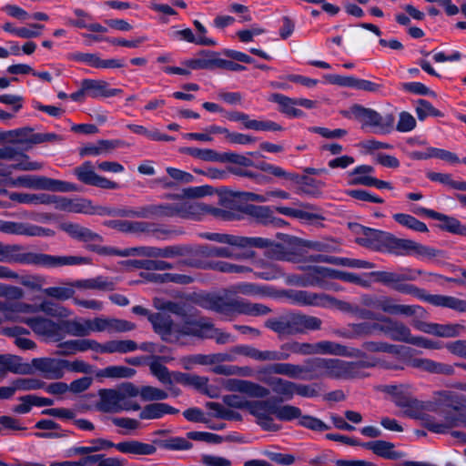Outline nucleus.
<instances>
[{"mask_svg": "<svg viewBox=\"0 0 466 466\" xmlns=\"http://www.w3.org/2000/svg\"><path fill=\"white\" fill-rule=\"evenodd\" d=\"M365 306L380 309L389 315H400L413 317L411 326L421 332L435 335L441 338H453L459 336L464 329L460 324H438L423 321L427 318V311L420 305L398 304L390 296L366 295L362 298Z\"/></svg>", "mask_w": 466, "mask_h": 466, "instance_id": "obj_1", "label": "nucleus"}, {"mask_svg": "<svg viewBox=\"0 0 466 466\" xmlns=\"http://www.w3.org/2000/svg\"><path fill=\"white\" fill-rule=\"evenodd\" d=\"M149 320L155 331L169 343H182L181 339L187 336L213 339L217 334L214 325L205 319H188L182 324H176L168 315L155 313Z\"/></svg>", "mask_w": 466, "mask_h": 466, "instance_id": "obj_2", "label": "nucleus"}, {"mask_svg": "<svg viewBox=\"0 0 466 466\" xmlns=\"http://www.w3.org/2000/svg\"><path fill=\"white\" fill-rule=\"evenodd\" d=\"M0 262L54 268L65 266L86 265L90 263V259L81 256H55L25 251L22 245L4 244L0 241Z\"/></svg>", "mask_w": 466, "mask_h": 466, "instance_id": "obj_3", "label": "nucleus"}, {"mask_svg": "<svg viewBox=\"0 0 466 466\" xmlns=\"http://www.w3.org/2000/svg\"><path fill=\"white\" fill-rule=\"evenodd\" d=\"M265 326L280 336H292L321 329L322 320L315 316L290 312L268 319Z\"/></svg>", "mask_w": 466, "mask_h": 466, "instance_id": "obj_4", "label": "nucleus"}, {"mask_svg": "<svg viewBox=\"0 0 466 466\" xmlns=\"http://www.w3.org/2000/svg\"><path fill=\"white\" fill-rule=\"evenodd\" d=\"M206 307L227 318L242 314L248 316H264L270 309L261 303H251L243 299L228 296H210L206 299Z\"/></svg>", "mask_w": 466, "mask_h": 466, "instance_id": "obj_5", "label": "nucleus"}, {"mask_svg": "<svg viewBox=\"0 0 466 466\" xmlns=\"http://www.w3.org/2000/svg\"><path fill=\"white\" fill-rule=\"evenodd\" d=\"M398 320L387 317L380 316L379 322H360L349 324L347 328L336 331L339 337L355 339L362 337H369L377 332L383 333L390 339L394 340Z\"/></svg>", "mask_w": 466, "mask_h": 466, "instance_id": "obj_6", "label": "nucleus"}, {"mask_svg": "<svg viewBox=\"0 0 466 466\" xmlns=\"http://www.w3.org/2000/svg\"><path fill=\"white\" fill-rule=\"evenodd\" d=\"M382 391L388 394L394 404L402 410L405 416L413 419L421 418L424 411V404L413 397V388L411 385H384Z\"/></svg>", "mask_w": 466, "mask_h": 466, "instance_id": "obj_7", "label": "nucleus"}, {"mask_svg": "<svg viewBox=\"0 0 466 466\" xmlns=\"http://www.w3.org/2000/svg\"><path fill=\"white\" fill-rule=\"evenodd\" d=\"M394 290L401 294L413 296L435 307L448 308L459 312H466V300L452 296L431 295L426 290L415 285L400 281L395 285Z\"/></svg>", "mask_w": 466, "mask_h": 466, "instance_id": "obj_8", "label": "nucleus"}, {"mask_svg": "<svg viewBox=\"0 0 466 466\" xmlns=\"http://www.w3.org/2000/svg\"><path fill=\"white\" fill-rule=\"evenodd\" d=\"M379 365L376 359L360 361H345L339 359L325 358V378L350 380L364 377L363 369Z\"/></svg>", "mask_w": 466, "mask_h": 466, "instance_id": "obj_9", "label": "nucleus"}, {"mask_svg": "<svg viewBox=\"0 0 466 466\" xmlns=\"http://www.w3.org/2000/svg\"><path fill=\"white\" fill-rule=\"evenodd\" d=\"M298 355H335L348 358H362L365 353L359 349L350 348L330 340H320L315 343L299 342L296 345Z\"/></svg>", "mask_w": 466, "mask_h": 466, "instance_id": "obj_10", "label": "nucleus"}, {"mask_svg": "<svg viewBox=\"0 0 466 466\" xmlns=\"http://www.w3.org/2000/svg\"><path fill=\"white\" fill-rule=\"evenodd\" d=\"M380 252H388L396 256L417 255L420 258H434L437 250L410 239L398 238L386 232Z\"/></svg>", "mask_w": 466, "mask_h": 466, "instance_id": "obj_11", "label": "nucleus"}, {"mask_svg": "<svg viewBox=\"0 0 466 466\" xmlns=\"http://www.w3.org/2000/svg\"><path fill=\"white\" fill-rule=\"evenodd\" d=\"M351 114L362 125V128L370 127L376 134H390L394 127L395 117L392 114L380 115L377 111L360 105L350 108Z\"/></svg>", "mask_w": 466, "mask_h": 466, "instance_id": "obj_12", "label": "nucleus"}, {"mask_svg": "<svg viewBox=\"0 0 466 466\" xmlns=\"http://www.w3.org/2000/svg\"><path fill=\"white\" fill-rule=\"evenodd\" d=\"M334 268L313 266L309 267L304 274L294 276V283L299 287H316L324 289L329 279H333Z\"/></svg>", "mask_w": 466, "mask_h": 466, "instance_id": "obj_13", "label": "nucleus"}, {"mask_svg": "<svg viewBox=\"0 0 466 466\" xmlns=\"http://www.w3.org/2000/svg\"><path fill=\"white\" fill-rule=\"evenodd\" d=\"M99 400L96 403L97 410L106 413H118L129 410L124 394L115 389H101L98 390Z\"/></svg>", "mask_w": 466, "mask_h": 466, "instance_id": "obj_14", "label": "nucleus"}, {"mask_svg": "<svg viewBox=\"0 0 466 466\" xmlns=\"http://www.w3.org/2000/svg\"><path fill=\"white\" fill-rule=\"evenodd\" d=\"M276 405L269 400H251L248 405V412L257 419V423L265 431H278V426L273 419Z\"/></svg>", "mask_w": 466, "mask_h": 466, "instance_id": "obj_15", "label": "nucleus"}, {"mask_svg": "<svg viewBox=\"0 0 466 466\" xmlns=\"http://www.w3.org/2000/svg\"><path fill=\"white\" fill-rule=\"evenodd\" d=\"M21 323L26 324L35 334L52 341H60L63 339L61 325L46 318L23 316Z\"/></svg>", "mask_w": 466, "mask_h": 466, "instance_id": "obj_16", "label": "nucleus"}, {"mask_svg": "<svg viewBox=\"0 0 466 466\" xmlns=\"http://www.w3.org/2000/svg\"><path fill=\"white\" fill-rule=\"evenodd\" d=\"M54 208L57 210L70 213L103 214L101 208H96L91 200L81 198H70L56 195Z\"/></svg>", "mask_w": 466, "mask_h": 466, "instance_id": "obj_17", "label": "nucleus"}, {"mask_svg": "<svg viewBox=\"0 0 466 466\" xmlns=\"http://www.w3.org/2000/svg\"><path fill=\"white\" fill-rule=\"evenodd\" d=\"M0 232L28 237H54L55 231L29 223L0 220Z\"/></svg>", "mask_w": 466, "mask_h": 466, "instance_id": "obj_18", "label": "nucleus"}, {"mask_svg": "<svg viewBox=\"0 0 466 466\" xmlns=\"http://www.w3.org/2000/svg\"><path fill=\"white\" fill-rule=\"evenodd\" d=\"M35 305L25 302L0 301V324L4 322H21L23 314L36 313Z\"/></svg>", "mask_w": 466, "mask_h": 466, "instance_id": "obj_19", "label": "nucleus"}, {"mask_svg": "<svg viewBox=\"0 0 466 466\" xmlns=\"http://www.w3.org/2000/svg\"><path fill=\"white\" fill-rule=\"evenodd\" d=\"M229 391L240 392L250 398L263 399L269 395L270 390L253 381L240 379H229L225 382Z\"/></svg>", "mask_w": 466, "mask_h": 466, "instance_id": "obj_20", "label": "nucleus"}, {"mask_svg": "<svg viewBox=\"0 0 466 466\" xmlns=\"http://www.w3.org/2000/svg\"><path fill=\"white\" fill-rule=\"evenodd\" d=\"M68 364V360L54 358H36L32 360V366L47 379L62 378Z\"/></svg>", "mask_w": 466, "mask_h": 466, "instance_id": "obj_21", "label": "nucleus"}, {"mask_svg": "<svg viewBox=\"0 0 466 466\" xmlns=\"http://www.w3.org/2000/svg\"><path fill=\"white\" fill-rule=\"evenodd\" d=\"M286 298L293 305L319 308H325L324 301L328 299L326 293H317L302 289L289 290L286 292Z\"/></svg>", "mask_w": 466, "mask_h": 466, "instance_id": "obj_22", "label": "nucleus"}, {"mask_svg": "<svg viewBox=\"0 0 466 466\" xmlns=\"http://www.w3.org/2000/svg\"><path fill=\"white\" fill-rule=\"evenodd\" d=\"M135 329V324L119 319L97 317L91 319V332H126Z\"/></svg>", "mask_w": 466, "mask_h": 466, "instance_id": "obj_23", "label": "nucleus"}, {"mask_svg": "<svg viewBox=\"0 0 466 466\" xmlns=\"http://www.w3.org/2000/svg\"><path fill=\"white\" fill-rule=\"evenodd\" d=\"M394 341L405 342L430 350H438L441 348V343L438 341L421 336H413L410 328L399 320Z\"/></svg>", "mask_w": 466, "mask_h": 466, "instance_id": "obj_24", "label": "nucleus"}, {"mask_svg": "<svg viewBox=\"0 0 466 466\" xmlns=\"http://www.w3.org/2000/svg\"><path fill=\"white\" fill-rule=\"evenodd\" d=\"M86 96L91 98H106L118 96L122 89L110 88L109 84L104 80L84 79L82 81Z\"/></svg>", "mask_w": 466, "mask_h": 466, "instance_id": "obj_25", "label": "nucleus"}, {"mask_svg": "<svg viewBox=\"0 0 466 466\" xmlns=\"http://www.w3.org/2000/svg\"><path fill=\"white\" fill-rule=\"evenodd\" d=\"M258 373L260 375L267 374H277L286 376L290 379H304L305 376L302 375V366L299 364H294L290 362L278 361L272 363L270 365L262 367Z\"/></svg>", "mask_w": 466, "mask_h": 466, "instance_id": "obj_26", "label": "nucleus"}, {"mask_svg": "<svg viewBox=\"0 0 466 466\" xmlns=\"http://www.w3.org/2000/svg\"><path fill=\"white\" fill-rule=\"evenodd\" d=\"M298 345L297 340H291L285 342L279 346V350H258V361H283L288 360L292 354L298 355V349L296 347Z\"/></svg>", "mask_w": 466, "mask_h": 466, "instance_id": "obj_27", "label": "nucleus"}, {"mask_svg": "<svg viewBox=\"0 0 466 466\" xmlns=\"http://www.w3.org/2000/svg\"><path fill=\"white\" fill-rule=\"evenodd\" d=\"M60 229L68 234L72 238L85 243H96L102 241V237L76 223L65 222L60 224Z\"/></svg>", "mask_w": 466, "mask_h": 466, "instance_id": "obj_28", "label": "nucleus"}, {"mask_svg": "<svg viewBox=\"0 0 466 466\" xmlns=\"http://www.w3.org/2000/svg\"><path fill=\"white\" fill-rule=\"evenodd\" d=\"M409 366L432 374L452 375L453 366L438 362L431 359L414 358L409 360Z\"/></svg>", "mask_w": 466, "mask_h": 466, "instance_id": "obj_29", "label": "nucleus"}, {"mask_svg": "<svg viewBox=\"0 0 466 466\" xmlns=\"http://www.w3.org/2000/svg\"><path fill=\"white\" fill-rule=\"evenodd\" d=\"M151 373L163 384L167 390H171L175 396L180 393L178 389L173 387L176 382L177 374L179 371L170 372L168 369L163 365L158 359L153 360L149 364Z\"/></svg>", "mask_w": 466, "mask_h": 466, "instance_id": "obj_30", "label": "nucleus"}, {"mask_svg": "<svg viewBox=\"0 0 466 466\" xmlns=\"http://www.w3.org/2000/svg\"><path fill=\"white\" fill-rule=\"evenodd\" d=\"M385 235V231L363 227L356 238V242L370 249L380 251Z\"/></svg>", "mask_w": 466, "mask_h": 466, "instance_id": "obj_31", "label": "nucleus"}, {"mask_svg": "<svg viewBox=\"0 0 466 466\" xmlns=\"http://www.w3.org/2000/svg\"><path fill=\"white\" fill-rule=\"evenodd\" d=\"M261 380L281 400H290L294 397L295 382L280 377L263 378Z\"/></svg>", "mask_w": 466, "mask_h": 466, "instance_id": "obj_32", "label": "nucleus"}, {"mask_svg": "<svg viewBox=\"0 0 466 466\" xmlns=\"http://www.w3.org/2000/svg\"><path fill=\"white\" fill-rule=\"evenodd\" d=\"M138 349L136 341L131 339H114L108 340L105 343L96 341V352L97 353H120L125 354L133 352Z\"/></svg>", "mask_w": 466, "mask_h": 466, "instance_id": "obj_33", "label": "nucleus"}, {"mask_svg": "<svg viewBox=\"0 0 466 466\" xmlns=\"http://www.w3.org/2000/svg\"><path fill=\"white\" fill-rule=\"evenodd\" d=\"M361 446L384 459L398 460L404 456L402 452L394 450L395 445L392 442L382 440L364 442Z\"/></svg>", "mask_w": 466, "mask_h": 466, "instance_id": "obj_34", "label": "nucleus"}, {"mask_svg": "<svg viewBox=\"0 0 466 466\" xmlns=\"http://www.w3.org/2000/svg\"><path fill=\"white\" fill-rule=\"evenodd\" d=\"M208 205L198 201L179 200L178 218L199 220L203 215L208 214Z\"/></svg>", "mask_w": 466, "mask_h": 466, "instance_id": "obj_35", "label": "nucleus"}, {"mask_svg": "<svg viewBox=\"0 0 466 466\" xmlns=\"http://www.w3.org/2000/svg\"><path fill=\"white\" fill-rule=\"evenodd\" d=\"M0 365L3 370L4 378L7 372L15 374H28L31 372V367L22 361V358L11 354H0Z\"/></svg>", "mask_w": 466, "mask_h": 466, "instance_id": "obj_36", "label": "nucleus"}, {"mask_svg": "<svg viewBox=\"0 0 466 466\" xmlns=\"http://www.w3.org/2000/svg\"><path fill=\"white\" fill-rule=\"evenodd\" d=\"M116 449L125 454L132 455H152L157 448L151 443H145L138 441H127L116 444Z\"/></svg>", "mask_w": 466, "mask_h": 466, "instance_id": "obj_37", "label": "nucleus"}, {"mask_svg": "<svg viewBox=\"0 0 466 466\" xmlns=\"http://www.w3.org/2000/svg\"><path fill=\"white\" fill-rule=\"evenodd\" d=\"M178 410L163 402H154L146 405L139 413L141 420H157L166 414H177Z\"/></svg>", "mask_w": 466, "mask_h": 466, "instance_id": "obj_38", "label": "nucleus"}, {"mask_svg": "<svg viewBox=\"0 0 466 466\" xmlns=\"http://www.w3.org/2000/svg\"><path fill=\"white\" fill-rule=\"evenodd\" d=\"M255 267L257 270L254 272V276L257 279L274 280L284 276L283 270L276 263L258 260L255 262Z\"/></svg>", "mask_w": 466, "mask_h": 466, "instance_id": "obj_39", "label": "nucleus"}, {"mask_svg": "<svg viewBox=\"0 0 466 466\" xmlns=\"http://www.w3.org/2000/svg\"><path fill=\"white\" fill-rule=\"evenodd\" d=\"M58 347L62 349L61 354L63 355H71L89 350L96 352V340L90 339H71L60 343Z\"/></svg>", "mask_w": 466, "mask_h": 466, "instance_id": "obj_40", "label": "nucleus"}, {"mask_svg": "<svg viewBox=\"0 0 466 466\" xmlns=\"http://www.w3.org/2000/svg\"><path fill=\"white\" fill-rule=\"evenodd\" d=\"M302 366L303 380H319L325 378V358H312L305 360Z\"/></svg>", "mask_w": 466, "mask_h": 466, "instance_id": "obj_41", "label": "nucleus"}, {"mask_svg": "<svg viewBox=\"0 0 466 466\" xmlns=\"http://www.w3.org/2000/svg\"><path fill=\"white\" fill-rule=\"evenodd\" d=\"M433 400L437 404L452 408L456 410L465 406L464 398L461 394L451 390L436 391L434 392Z\"/></svg>", "mask_w": 466, "mask_h": 466, "instance_id": "obj_42", "label": "nucleus"}, {"mask_svg": "<svg viewBox=\"0 0 466 466\" xmlns=\"http://www.w3.org/2000/svg\"><path fill=\"white\" fill-rule=\"evenodd\" d=\"M270 100L277 103L280 107V112L289 117L299 118L305 116L304 112L297 107L295 98L277 93L271 96Z\"/></svg>", "mask_w": 466, "mask_h": 466, "instance_id": "obj_43", "label": "nucleus"}, {"mask_svg": "<svg viewBox=\"0 0 466 466\" xmlns=\"http://www.w3.org/2000/svg\"><path fill=\"white\" fill-rule=\"evenodd\" d=\"M217 60L218 53L208 51L201 53V56L199 57L185 61L184 65H186L188 68L193 70H212L217 68Z\"/></svg>", "mask_w": 466, "mask_h": 466, "instance_id": "obj_44", "label": "nucleus"}, {"mask_svg": "<svg viewBox=\"0 0 466 466\" xmlns=\"http://www.w3.org/2000/svg\"><path fill=\"white\" fill-rule=\"evenodd\" d=\"M147 218L178 217V201L147 205Z\"/></svg>", "mask_w": 466, "mask_h": 466, "instance_id": "obj_45", "label": "nucleus"}, {"mask_svg": "<svg viewBox=\"0 0 466 466\" xmlns=\"http://www.w3.org/2000/svg\"><path fill=\"white\" fill-rule=\"evenodd\" d=\"M62 327L71 336L86 337L91 333V319H76L66 320L62 323Z\"/></svg>", "mask_w": 466, "mask_h": 466, "instance_id": "obj_46", "label": "nucleus"}, {"mask_svg": "<svg viewBox=\"0 0 466 466\" xmlns=\"http://www.w3.org/2000/svg\"><path fill=\"white\" fill-rule=\"evenodd\" d=\"M434 219L441 222V229L452 234L466 236V224H462L456 218L437 212Z\"/></svg>", "mask_w": 466, "mask_h": 466, "instance_id": "obj_47", "label": "nucleus"}, {"mask_svg": "<svg viewBox=\"0 0 466 466\" xmlns=\"http://www.w3.org/2000/svg\"><path fill=\"white\" fill-rule=\"evenodd\" d=\"M9 184L12 187H22L35 190H44L45 176L23 175L11 178Z\"/></svg>", "mask_w": 466, "mask_h": 466, "instance_id": "obj_48", "label": "nucleus"}, {"mask_svg": "<svg viewBox=\"0 0 466 466\" xmlns=\"http://www.w3.org/2000/svg\"><path fill=\"white\" fill-rule=\"evenodd\" d=\"M147 279L157 283H176L187 285L193 282V278L186 274L177 273H148Z\"/></svg>", "mask_w": 466, "mask_h": 466, "instance_id": "obj_49", "label": "nucleus"}, {"mask_svg": "<svg viewBox=\"0 0 466 466\" xmlns=\"http://www.w3.org/2000/svg\"><path fill=\"white\" fill-rule=\"evenodd\" d=\"M243 211L245 214L254 218L258 223L263 225L272 224L276 220L273 218L272 211L268 207L247 205Z\"/></svg>", "mask_w": 466, "mask_h": 466, "instance_id": "obj_50", "label": "nucleus"}, {"mask_svg": "<svg viewBox=\"0 0 466 466\" xmlns=\"http://www.w3.org/2000/svg\"><path fill=\"white\" fill-rule=\"evenodd\" d=\"M175 36L180 40L198 46H214L217 45V42L213 38L205 35H195L190 28L175 32Z\"/></svg>", "mask_w": 466, "mask_h": 466, "instance_id": "obj_51", "label": "nucleus"}, {"mask_svg": "<svg viewBox=\"0 0 466 466\" xmlns=\"http://www.w3.org/2000/svg\"><path fill=\"white\" fill-rule=\"evenodd\" d=\"M35 307L37 308L36 312L42 311L54 318L65 319L68 318L72 314L70 309L50 300H44L39 306Z\"/></svg>", "mask_w": 466, "mask_h": 466, "instance_id": "obj_52", "label": "nucleus"}, {"mask_svg": "<svg viewBox=\"0 0 466 466\" xmlns=\"http://www.w3.org/2000/svg\"><path fill=\"white\" fill-rule=\"evenodd\" d=\"M73 174L76 178L85 185L92 186L96 180L97 174L94 170L91 161H85L73 170Z\"/></svg>", "mask_w": 466, "mask_h": 466, "instance_id": "obj_53", "label": "nucleus"}, {"mask_svg": "<svg viewBox=\"0 0 466 466\" xmlns=\"http://www.w3.org/2000/svg\"><path fill=\"white\" fill-rule=\"evenodd\" d=\"M393 219L400 225L412 229L417 232H427L428 228L424 222L420 221L411 215L405 213H396L393 215Z\"/></svg>", "mask_w": 466, "mask_h": 466, "instance_id": "obj_54", "label": "nucleus"}, {"mask_svg": "<svg viewBox=\"0 0 466 466\" xmlns=\"http://www.w3.org/2000/svg\"><path fill=\"white\" fill-rule=\"evenodd\" d=\"M136 374L134 369L125 366H108L97 370L96 377L101 378H131Z\"/></svg>", "mask_w": 466, "mask_h": 466, "instance_id": "obj_55", "label": "nucleus"}, {"mask_svg": "<svg viewBox=\"0 0 466 466\" xmlns=\"http://www.w3.org/2000/svg\"><path fill=\"white\" fill-rule=\"evenodd\" d=\"M182 152L203 161H222V154H219L217 151L209 148L201 149L198 147H186L182 150Z\"/></svg>", "mask_w": 466, "mask_h": 466, "instance_id": "obj_56", "label": "nucleus"}, {"mask_svg": "<svg viewBox=\"0 0 466 466\" xmlns=\"http://www.w3.org/2000/svg\"><path fill=\"white\" fill-rule=\"evenodd\" d=\"M44 190L61 193L76 192L78 191V187L71 182L45 177Z\"/></svg>", "mask_w": 466, "mask_h": 466, "instance_id": "obj_57", "label": "nucleus"}, {"mask_svg": "<svg viewBox=\"0 0 466 466\" xmlns=\"http://www.w3.org/2000/svg\"><path fill=\"white\" fill-rule=\"evenodd\" d=\"M266 256L268 258L282 261L296 262L297 260L293 258L292 254L287 251L286 248L279 243H276L271 240V244L268 245L266 251Z\"/></svg>", "mask_w": 466, "mask_h": 466, "instance_id": "obj_58", "label": "nucleus"}, {"mask_svg": "<svg viewBox=\"0 0 466 466\" xmlns=\"http://www.w3.org/2000/svg\"><path fill=\"white\" fill-rule=\"evenodd\" d=\"M274 415L281 421H291L295 419H300L301 410L289 404L278 406L274 409Z\"/></svg>", "mask_w": 466, "mask_h": 466, "instance_id": "obj_59", "label": "nucleus"}, {"mask_svg": "<svg viewBox=\"0 0 466 466\" xmlns=\"http://www.w3.org/2000/svg\"><path fill=\"white\" fill-rule=\"evenodd\" d=\"M246 129L255 130V131H282L283 127L271 120L265 119H248L246 123Z\"/></svg>", "mask_w": 466, "mask_h": 466, "instance_id": "obj_60", "label": "nucleus"}, {"mask_svg": "<svg viewBox=\"0 0 466 466\" xmlns=\"http://www.w3.org/2000/svg\"><path fill=\"white\" fill-rule=\"evenodd\" d=\"M331 264L336 266H342L352 268H373L374 264L362 259L350 258H341L332 256Z\"/></svg>", "mask_w": 466, "mask_h": 466, "instance_id": "obj_61", "label": "nucleus"}, {"mask_svg": "<svg viewBox=\"0 0 466 466\" xmlns=\"http://www.w3.org/2000/svg\"><path fill=\"white\" fill-rule=\"evenodd\" d=\"M43 292L47 297L56 299L57 300H66L73 298L75 289L71 284L63 287H49L43 289Z\"/></svg>", "mask_w": 466, "mask_h": 466, "instance_id": "obj_62", "label": "nucleus"}, {"mask_svg": "<svg viewBox=\"0 0 466 466\" xmlns=\"http://www.w3.org/2000/svg\"><path fill=\"white\" fill-rule=\"evenodd\" d=\"M208 381V379L205 377L190 375L183 372L177 373L176 378V383H179L184 386H192L198 390L207 386Z\"/></svg>", "mask_w": 466, "mask_h": 466, "instance_id": "obj_63", "label": "nucleus"}, {"mask_svg": "<svg viewBox=\"0 0 466 466\" xmlns=\"http://www.w3.org/2000/svg\"><path fill=\"white\" fill-rule=\"evenodd\" d=\"M415 111L419 120L423 121L430 116H440L441 113L440 110L435 108L431 103L425 99H419L416 102Z\"/></svg>", "mask_w": 466, "mask_h": 466, "instance_id": "obj_64", "label": "nucleus"}]
</instances>
